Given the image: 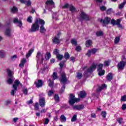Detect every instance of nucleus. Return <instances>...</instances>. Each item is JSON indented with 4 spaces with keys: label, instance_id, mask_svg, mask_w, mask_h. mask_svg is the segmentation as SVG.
Segmentation results:
<instances>
[{
    "label": "nucleus",
    "instance_id": "obj_31",
    "mask_svg": "<svg viewBox=\"0 0 126 126\" xmlns=\"http://www.w3.org/2000/svg\"><path fill=\"white\" fill-rule=\"evenodd\" d=\"M126 1H124L120 4L119 6V8H120V9H123V8L125 7V5H126Z\"/></svg>",
    "mask_w": 126,
    "mask_h": 126
},
{
    "label": "nucleus",
    "instance_id": "obj_27",
    "mask_svg": "<svg viewBox=\"0 0 126 126\" xmlns=\"http://www.w3.org/2000/svg\"><path fill=\"white\" fill-rule=\"evenodd\" d=\"M16 24L17 26H18L20 28L22 27V22L20 20H19L18 19H16Z\"/></svg>",
    "mask_w": 126,
    "mask_h": 126
},
{
    "label": "nucleus",
    "instance_id": "obj_64",
    "mask_svg": "<svg viewBox=\"0 0 126 126\" xmlns=\"http://www.w3.org/2000/svg\"><path fill=\"white\" fill-rule=\"evenodd\" d=\"M23 93L24 94H27L28 93V91L27 90V89H24L23 90Z\"/></svg>",
    "mask_w": 126,
    "mask_h": 126
},
{
    "label": "nucleus",
    "instance_id": "obj_15",
    "mask_svg": "<svg viewBox=\"0 0 126 126\" xmlns=\"http://www.w3.org/2000/svg\"><path fill=\"white\" fill-rule=\"evenodd\" d=\"M20 2L21 3H25L27 5V6H30L31 4H32V2H31V0H20Z\"/></svg>",
    "mask_w": 126,
    "mask_h": 126
},
{
    "label": "nucleus",
    "instance_id": "obj_47",
    "mask_svg": "<svg viewBox=\"0 0 126 126\" xmlns=\"http://www.w3.org/2000/svg\"><path fill=\"white\" fill-rule=\"evenodd\" d=\"M57 56V58L58 60H59V61H61V60H62V59H63V56L62 55H60L58 54Z\"/></svg>",
    "mask_w": 126,
    "mask_h": 126
},
{
    "label": "nucleus",
    "instance_id": "obj_50",
    "mask_svg": "<svg viewBox=\"0 0 126 126\" xmlns=\"http://www.w3.org/2000/svg\"><path fill=\"white\" fill-rule=\"evenodd\" d=\"M49 122H50V120H49V119L47 118L44 119V125H48V124H49Z\"/></svg>",
    "mask_w": 126,
    "mask_h": 126
},
{
    "label": "nucleus",
    "instance_id": "obj_63",
    "mask_svg": "<svg viewBox=\"0 0 126 126\" xmlns=\"http://www.w3.org/2000/svg\"><path fill=\"white\" fill-rule=\"evenodd\" d=\"M54 54L58 56V55H59V51H58L57 49H55L54 51Z\"/></svg>",
    "mask_w": 126,
    "mask_h": 126
},
{
    "label": "nucleus",
    "instance_id": "obj_3",
    "mask_svg": "<svg viewBox=\"0 0 126 126\" xmlns=\"http://www.w3.org/2000/svg\"><path fill=\"white\" fill-rule=\"evenodd\" d=\"M45 3V8L49 10V11L52 10V8L56 7L55 2L53 1V0H47Z\"/></svg>",
    "mask_w": 126,
    "mask_h": 126
},
{
    "label": "nucleus",
    "instance_id": "obj_2",
    "mask_svg": "<svg viewBox=\"0 0 126 126\" xmlns=\"http://www.w3.org/2000/svg\"><path fill=\"white\" fill-rule=\"evenodd\" d=\"M60 80L61 84L63 85L60 92V93H63L64 89H65V85L66 84V81L67 80L66 79V76H65V73L64 72H61V78Z\"/></svg>",
    "mask_w": 126,
    "mask_h": 126
},
{
    "label": "nucleus",
    "instance_id": "obj_1",
    "mask_svg": "<svg viewBox=\"0 0 126 126\" xmlns=\"http://www.w3.org/2000/svg\"><path fill=\"white\" fill-rule=\"evenodd\" d=\"M39 24L41 25H45V21L41 19H36L34 23L32 24L31 31L32 32H36V31H38L40 27L39 26Z\"/></svg>",
    "mask_w": 126,
    "mask_h": 126
},
{
    "label": "nucleus",
    "instance_id": "obj_7",
    "mask_svg": "<svg viewBox=\"0 0 126 126\" xmlns=\"http://www.w3.org/2000/svg\"><path fill=\"white\" fill-rule=\"evenodd\" d=\"M111 23L112 25H117L119 28H122V26L121 25V19H118L116 21L112 19L111 21Z\"/></svg>",
    "mask_w": 126,
    "mask_h": 126
},
{
    "label": "nucleus",
    "instance_id": "obj_58",
    "mask_svg": "<svg viewBox=\"0 0 126 126\" xmlns=\"http://www.w3.org/2000/svg\"><path fill=\"white\" fill-rule=\"evenodd\" d=\"M53 94H54V91L50 90L48 92V96H52V95H53Z\"/></svg>",
    "mask_w": 126,
    "mask_h": 126
},
{
    "label": "nucleus",
    "instance_id": "obj_44",
    "mask_svg": "<svg viewBox=\"0 0 126 126\" xmlns=\"http://www.w3.org/2000/svg\"><path fill=\"white\" fill-rule=\"evenodd\" d=\"M16 60V55H14L12 56L11 57V62H14Z\"/></svg>",
    "mask_w": 126,
    "mask_h": 126
},
{
    "label": "nucleus",
    "instance_id": "obj_52",
    "mask_svg": "<svg viewBox=\"0 0 126 126\" xmlns=\"http://www.w3.org/2000/svg\"><path fill=\"white\" fill-rule=\"evenodd\" d=\"M91 51L92 52V55H94V54H95L97 52V49L94 48L91 50Z\"/></svg>",
    "mask_w": 126,
    "mask_h": 126
},
{
    "label": "nucleus",
    "instance_id": "obj_28",
    "mask_svg": "<svg viewBox=\"0 0 126 126\" xmlns=\"http://www.w3.org/2000/svg\"><path fill=\"white\" fill-rule=\"evenodd\" d=\"M80 98H84L86 96V93L85 91L80 92V94H78Z\"/></svg>",
    "mask_w": 126,
    "mask_h": 126
},
{
    "label": "nucleus",
    "instance_id": "obj_9",
    "mask_svg": "<svg viewBox=\"0 0 126 126\" xmlns=\"http://www.w3.org/2000/svg\"><path fill=\"white\" fill-rule=\"evenodd\" d=\"M97 67V65L96 64H94V63L92 64V65L91 66V67L87 69V72H90V73H92V72H93L95 69H96ZM87 72H85V74L86 75L87 74Z\"/></svg>",
    "mask_w": 126,
    "mask_h": 126
},
{
    "label": "nucleus",
    "instance_id": "obj_40",
    "mask_svg": "<svg viewBox=\"0 0 126 126\" xmlns=\"http://www.w3.org/2000/svg\"><path fill=\"white\" fill-rule=\"evenodd\" d=\"M11 12L12 13H15V12H16V7L15 6L11 8Z\"/></svg>",
    "mask_w": 126,
    "mask_h": 126
},
{
    "label": "nucleus",
    "instance_id": "obj_34",
    "mask_svg": "<svg viewBox=\"0 0 126 126\" xmlns=\"http://www.w3.org/2000/svg\"><path fill=\"white\" fill-rule=\"evenodd\" d=\"M120 40H121L120 36L116 37L114 40L115 44H118L120 42Z\"/></svg>",
    "mask_w": 126,
    "mask_h": 126
},
{
    "label": "nucleus",
    "instance_id": "obj_41",
    "mask_svg": "<svg viewBox=\"0 0 126 126\" xmlns=\"http://www.w3.org/2000/svg\"><path fill=\"white\" fill-rule=\"evenodd\" d=\"M106 9H107V7H106V6H105L104 5H102L100 7V10L101 11H105V10H106Z\"/></svg>",
    "mask_w": 126,
    "mask_h": 126
},
{
    "label": "nucleus",
    "instance_id": "obj_59",
    "mask_svg": "<svg viewBox=\"0 0 126 126\" xmlns=\"http://www.w3.org/2000/svg\"><path fill=\"white\" fill-rule=\"evenodd\" d=\"M76 51H77V52H80V51H81V47L80 46H77L76 47Z\"/></svg>",
    "mask_w": 126,
    "mask_h": 126
},
{
    "label": "nucleus",
    "instance_id": "obj_6",
    "mask_svg": "<svg viewBox=\"0 0 126 126\" xmlns=\"http://www.w3.org/2000/svg\"><path fill=\"white\" fill-rule=\"evenodd\" d=\"M104 65L102 63H100L97 65V71L98 72V75L102 76L105 74V70H102Z\"/></svg>",
    "mask_w": 126,
    "mask_h": 126
},
{
    "label": "nucleus",
    "instance_id": "obj_30",
    "mask_svg": "<svg viewBox=\"0 0 126 126\" xmlns=\"http://www.w3.org/2000/svg\"><path fill=\"white\" fill-rule=\"evenodd\" d=\"M92 45V41L90 40H87L86 42V46L88 48Z\"/></svg>",
    "mask_w": 126,
    "mask_h": 126
},
{
    "label": "nucleus",
    "instance_id": "obj_14",
    "mask_svg": "<svg viewBox=\"0 0 126 126\" xmlns=\"http://www.w3.org/2000/svg\"><path fill=\"white\" fill-rule=\"evenodd\" d=\"M80 16L82 19H84V20H89V17L85 14L84 12H81Z\"/></svg>",
    "mask_w": 126,
    "mask_h": 126
},
{
    "label": "nucleus",
    "instance_id": "obj_18",
    "mask_svg": "<svg viewBox=\"0 0 126 126\" xmlns=\"http://www.w3.org/2000/svg\"><path fill=\"white\" fill-rule=\"evenodd\" d=\"M0 58L1 59L6 58V51L3 50H0Z\"/></svg>",
    "mask_w": 126,
    "mask_h": 126
},
{
    "label": "nucleus",
    "instance_id": "obj_56",
    "mask_svg": "<svg viewBox=\"0 0 126 126\" xmlns=\"http://www.w3.org/2000/svg\"><path fill=\"white\" fill-rule=\"evenodd\" d=\"M117 121L119 123V124H122L123 123V118H120L117 119Z\"/></svg>",
    "mask_w": 126,
    "mask_h": 126
},
{
    "label": "nucleus",
    "instance_id": "obj_55",
    "mask_svg": "<svg viewBox=\"0 0 126 126\" xmlns=\"http://www.w3.org/2000/svg\"><path fill=\"white\" fill-rule=\"evenodd\" d=\"M10 25V21L6 22L5 23V27H8Z\"/></svg>",
    "mask_w": 126,
    "mask_h": 126
},
{
    "label": "nucleus",
    "instance_id": "obj_53",
    "mask_svg": "<svg viewBox=\"0 0 126 126\" xmlns=\"http://www.w3.org/2000/svg\"><path fill=\"white\" fill-rule=\"evenodd\" d=\"M107 115V113L106 111H102L101 112V116L103 118H106V116Z\"/></svg>",
    "mask_w": 126,
    "mask_h": 126
},
{
    "label": "nucleus",
    "instance_id": "obj_26",
    "mask_svg": "<svg viewBox=\"0 0 126 126\" xmlns=\"http://www.w3.org/2000/svg\"><path fill=\"white\" fill-rule=\"evenodd\" d=\"M60 121L62 123H65L66 122V117L63 115H62L60 117Z\"/></svg>",
    "mask_w": 126,
    "mask_h": 126
},
{
    "label": "nucleus",
    "instance_id": "obj_35",
    "mask_svg": "<svg viewBox=\"0 0 126 126\" xmlns=\"http://www.w3.org/2000/svg\"><path fill=\"white\" fill-rule=\"evenodd\" d=\"M34 108L35 111H38L39 110V103L38 102H36L35 105H34Z\"/></svg>",
    "mask_w": 126,
    "mask_h": 126
},
{
    "label": "nucleus",
    "instance_id": "obj_38",
    "mask_svg": "<svg viewBox=\"0 0 126 126\" xmlns=\"http://www.w3.org/2000/svg\"><path fill=\"white\" fill-rule=\"evenodd\" d=\"M77 118V116L76 115H74V116H73V117L71 120V122H75V121H76Z\"/></svg>",
    "mask_w": 126,
    "mask_h": 126
},
{
    "label": "nucleus",
    "instance_id": "obj_13",
    "mask_svg": "<svg viewBox=\"0 0 126 126\" xmlns=\"http://www.w3.org/2000/svg\"><path fill=\"white\" fill-rule=\"evenodd\" d=\"M4 35L7 36V37H10L11 36V29L9 28L6 29L4 32Z\"/></svg>",
    "mask_w": 126,
    "mask_h": 126
},
{
    "label": "nucleus",
    "instance_id": "obj_11",
    "mask_svg": "<svg viewBox=\"0 0 126 126\" xmlns=\"http://www.w3.org/2000/svg\"><path fill=\"white\" fill-rule=\"evenodd\" d=\"M126 64V61L124 62V61H121L118 64V70H123V69L125 68Z\"/></svg>",
    "mask_w": 126,
    "mask_h": 126
},
{
    "label": "nucleus",
    "instance_id": "obj_45",
    "mask_svg": "<svg viewBox=\"0 0 126 126\" xmlns=\"http://www.w3.org/2000/svg\"><path fill=\"white\" fill-rule=\"evenodd\" d=\"M20 86V87H22V84L20 83V82H19V80H16V87Z\"/></svg>",
    "mask_w": 126,
    "mask_h": 126
},
{
    "label": "nucleus",
    "instance_id": "obj_21",
    "mask_svg": "<svg viewBox=\"0 0 126 126\" xmlns=\"http://www.w3.org/2000/svg\"><path fill=\"white\" fill-rule=\"evenodd\" d=\"M7 74L8 77H14L13 75L14 74V72L11 71L9 69H7Z\"/></svg>",
    "mask_w": 126,
    "mask_h": 126
},
{
    "label": "nucleus",
    "instance_id": "obj_17",
    "mask_svg": "<svg viewBox=\"0 0 126 126\" xmlns=\"http://www.w3.org/2000/svg\"><path fill=\"white\" fill-rule=\"evenodd\" d=\"M36 61H39L40 59H41V61H44V58H43V54L40 52H38L36 56Z\"/></svg>",
    "mask_w": 126,
    "mask_h": 126
},
{
    "label": "nucleus",
    "instance_id": "obj_33",
    "mask_svg": "<svg viewBox=\"0 0 126 126\" xmlns=\"http://www.w3.org/2000/svg\"><path fill=\"white\" fill-rule=\"evenodd\" d=\"M69 7H70L69 10L70 11H71L72 12H75V7L74 6L71 5H70Z\"/></svg>",
    "mask_w": 126,
    "mask_h": 126
},
{
    "label": "nucleus",
    "instance_id": "obj_42",
    "mask_svg": "<svg viewBox=\"0 0 126 126\" xmlns=\"http://www.w3.org/2000/svg\"><path fill=\"white\" fill-rule=\"evenodd\" d=\"M32 19H33V18L32 16H30L28 18L27 21L29 23H32Z\"/></svg>",
    "mask_w": 126,
    "mask_h": 126
},
{
    "label": "nucleus",
    "instance_id": "obj_60",
    "mask_svg": "<svg viewBox=\"0 0 126 126\" xmlns=\"http://www.w3.org/2000/svg\"><path fill=\"white\" fill-rule=\"evenodd\" d=\"M54 99L55 101H59V95L58 94H56L54 96Z\"/></svg>",
    "mask_w": 126,
    "mask_h": 126
},
{
    "label": "nucleus",
    "instance_id": "obj_22",
    "mask_svg": "<svg viewBox=\"0 0 126 126\" xmlns=\"http://www.w3.org/2000/svg\"><path fill=\"white\" fill-rule=\"evenodd\" d=\"M103 89H107V85L103 84L101 86L99 87L97 90V92H101Z\"/></svg>",
    "mask_w": 126,
    "mask_h": 126
},
{
    "label": "nucleus",
    "instance_id": "obj_8",
    "mask_svg": "<svg viewBox=\"0 0 126 126\" xmlns=\"http://www.w3.org/2000/svg\"><path fill=\"white\" fill-rule=\"evenodd\" d=\"M60 36H61V32H58L57 35H56L53 39V43L54 44H60L61 43V40L60 39Z\"/></svg>",
    "mask_w": 126,
    "mask_h": 126
},
{
    "label": "nucleus",
    "instance_id": "obj_4",
    "mask_svg": "<svg viewBox=\"0 0 126 126\" xmlns=\"http://www.w3.org/2000/svg\"><path fill=\"white\" fill-rule=\"evenodd\" d=\"M75 97L74 94H71L69 95V104L71 105V106H73L76 102H79L80 100V99L75 98Z\"/></svg>",
    "mask_w": 126,
    "mask_h": 126
},
{
    "label": "nucleus",
    "instance_id": "obj_54",
    "mask_svg": "<svg viewBox=\"0 0 126 126\" xmlns=\"http://www.w3.org/2000/svg\"><path fill=\"white\" fill-rule=\"evenodd\" d=\"M96 35L97 36H102L103 35V32L101 31L97 32Z\"/></svg>",
    "mask_w": 126,
    "mask_h": 126
},
{
    "label": "nucleus",
    "instance_id": "obj_43",
    "mask_svg": "<svg viewBox=\"0 0 126 126\" xmlns=\"http://www.w3.org/2000/svg\"><path fill=\"white\" fill-rule=\"evenodd\" d=\"M76 77H77V78H78V79H81V78H82V74L80 73H78L77 74Z\"/></svg>",
    "mask_w": 126,
    "mask_h": 126
},
{
    "label": "nucleus",
    "instance_id": "obj_10",
    "mask_svg": "<svg viewBox=\"0 0 126 126\" xmlns=\"http://www.w3.org/2000/svg\"><path fill=\"white\" fill-rule=\"evenodd\" d=\"M110 21H111V18H110L108 17H105L103 20V19L100 20V23H102V24L104 25V26H106V25L109 24Z\"/></svg>",
    "mask_w": 126,
    "mask_h": 126
},
{
    "label": "nucleus",
    "instance_id": "obj_24",
    "mask_svg": "<svg viewBox=\"0 0 126 126\" xmlns=\"http://www.w3.org/2000/svg\"><path fill=\"white\" fill-rule=\"evenodd\" d=\"M107 80L108 81H111L113 79V74L111 73H109L106 76Z\"/></svg>",
    "mask_w": 126,
    "mask_h": 126
},
{
    "label": "nucleus",
    "instance_id": "obj_5",
    "mask_svg": "<svg viewBox=\"0 0 126 126\" xmlns=\"http://www.w3.org/2000/svg\"><path fill=\"white\" fill-rule=\"evenodd\" d=\"M52 77L53 78V81L50 79L48 81V83L50 87H53L54 85V80H56V79H58V78H59V77L58 76V73H57L56 72H54L52 75Z\"/></svg>",
    "mask_w": 126,
    "mask_h": 126
},
{
    "label": "nucleus",
    "instance_id": "obj_19",
    "mask_svg": "<svg viewBox=\"0 0 126 126\" xmlns=\"http://www.w3.org/2000/svg\"><path fill=\"white\" fill-rule=\"evenodd\" d=\"M13 90H12V91L10 92V94L12 96H14V93L15 92V91H16V81H15L14 82V84L13 85Z\"/></svg>",
    "mask_w": 126,
    "mask_h": 126
},
{
    "label": "nucleus",
    "instance_id": "obj_49",
    "mask_svg": "<svg viewBox=\"0 0 126 126\" xmlns=\"http://www.w3.org/2000/svg\"><path fill=\"white\" fill-rule=\"evenodd\" d=\"M69 54H68V53H66L64 54V58L65 59V60H68V59H69Z\"/></svg>",
    "mask_w": 126,
    "mask_h": 126
},
{
    "label": "nucleus",
    "instance_id": "obj_48",
    "mask_svg": "<svg viewBox=\"0 0 126 126\" xmlns=\"http://www.w3.org/2000/svg\"><path fill=\"white\" fill-rule=\"evenodd\" d=\"M92 55V52H91V50H89L88 52L86 54V56L88 57H90Z\"/></svg>",
    "mask_w": 126,
    "mask_h": 126
},
{
    "label": "nucleus",
    "instance_id": "obj_32",
    "mask_svg": "<svg viewBox=\"0 0 126 126\" xmlns=\"http://www.w3.org/2000/svg\"><path fill=\"white\" fill-rule=\"evenodd\" d=\"M40 32L41 33H44V32H46V29L44 27V25H41Z\"/></svg>",
    "mask_w": 126,
    "mask_h": 126
},
{
    "label": "nucleus",
    "instance_id": "obj_23",
    "mask_svg": "<svg viewBox=\"0 0 126 126\" xmlns=\"http://www.w3.org/2000/svg\"><path fill=\"white\" fill-rule=\"evenodd\" d=\"M14 81V77H8L7 82L8 84H11Z\"/></svg>",
    "mask_w": 126,
    "mask_h": 126
},
{
    "label": "nucleus",
    "instance_id": "obj_51",
    "mask_svg": "<svg viewBox=\"0 0 126 126\" xmlns=\"http://www.w3.org/2000/svg\"><path fill=\"white\" fill-rule=\"evenodd\" d=\"M58 14L57 13H54L53 15V19H55V20H58Z\"/></svg>",
    "mask_w": 126,
    "mask_h": 126
},
{
    "label": "nucleus",
    "instance_id": "obj_62",
    "mask_svg": "<svg viewBox=\"0 0 126 126\" xmlns=\"http://www.w3.org/2000/svg\"><path fill=\"white\" fill-rule=\"evenodd\" d=\"M122 62H126V56H125L124 55H123L122 56Z\"/></svg>",
    "mask_w": 126,
    "mask_h": 126
},
{
    "label": "nucleus",
    "instance_id": "obj_29",
    "mask_svg": "<svg viewBox=\"0 0 126 126\" xmlns=\"http://www.w3.org/2000/svg\"><path fill=\"white\" fill-rule=\"evenodd\" d=\"M33 52H34V50L33 49H31L29 52L26 54V58H27V59H28V58H29V57H30V56H31L32 53H33Z\"/></svg>",
    "mask_w": 126,
    "mask_h": 126
},
{
    "label": "nucleus",
    "instance_id": "obj_36",
    "mask_svg": "<svg viewBox=\"0 0 126 126\" xmlns=\"http://www.w3.org/2000/svg\"><path fill=\"white\" fill-rule=\"evenodd\" d=\"M71 43L72 45H74V46H76L77 45V41L74 39H71Z\"/></svg>",
    "mask_w": 126,
    "mask_h": 126
},
{
    "label": "nucleus",
    "instance_id": "obj_57",
    "mask_svg": "<svg viewBox=\"0 0 126 126\" xmlns=\"http://www.w3.org/2000/svg\"><path fill=\"white\" fill-rule=\"evenodd\" d=\"M112 8H109V9H108L106 11V13H107V14H110V13H112Z\"/></svg>",
    "mask_w": 126,
    "mask_h": 126
},
{
    "label": "nucleus",
    "instance_id": "obj_39",
    "mask_svg": "<svg viewBox=\"0 0 126 126\" xmlns=\"http://www.w3.org/2000/svg\"><path fill=\"white\" fill-rule=\"evenodd\" d=\"M109 64H110V62L105 61L104 62L103 66H109Z\"/></svg>",
    "mask_w": 126,
    "mask_h": 126
},
{
    "label": "nucleus",
    "instance_id": "obj_37",
    "mask_svg": "<svg viewBox=\"0 0 126 126\" xmlns=\"http://www.w3.org/2000/svg\"><path fill=\"white\" fill-rule=\"evenodd\" d=\"M50 58H51V54L49 52H47L45 55V59L46 60H49Z\"/></svg>",
    "mask_w": 126,
    "mask_h": 126
},
{
    "label": "nucleus",
    "instance_id": "obj_16",
    "mask_svg": "<svg viewBox=\"0 0 126 126\" xmlns=\"http://www.w3.org/2000/svg\"><path fill=\"white\" fill-rule=\"evenodd\" d=\"M39 104L40 107H45V105H46L45 98L43 97L40 98L39 101Z\"/></svg>",
    "mask_w": 126,
    "mask_h": 126
},
{
    "label": "nucleus",
    "instance_id": "obj_61",
    "mask_svg": "<svg viewBox=\"0 0 126 126\" xmlns=\"http://www.w3.org/2000/svg\"><path fill=\"white\" fill-rule=\"evenodd\" d=\"M68 6H69L68 4L66 3L62 6V8H67V7H68Z\"/></svg>",
    "mask_w": 126,
    "mask_h": 126
},
{
    "label": "nucleus",
    "instance_id": "obj_46",
    "mask_svg": "<svg viewBox=\"0 0 126 126\" xmlns=\"http://www.w3.org/2000/svg\"><path fill=\"white\" fill-rule=\"evenodd\" d=\"M121 101H122V102L126 101V95H124V96H122Z\"/></svg>",
    "mask_w": 126,
    "mask_h": 126
},
{
    "label": "nucleus",
    "instance_id": "obj_12",
    "mask_svg": "<svg viewBox=\"0 0 126 126\" xmlns=\"http://www.w3.org/2000/svg\"><path fill=\"white\" fill-rule=\"evenodd\" d=\"M73 110H77V111H80L84 109V105L83 104H80L78 105H74L73 106Z\"/></svg>",
    "mask_w": 126,
    "mask_h": 126
},
{
    "label": "nucleus",
    "instance_id": "obj_25",
    "mask_svg": "<svg viewBox=\"0 0 126 126\" xmlns=\"http://www.w3.org/2000/svg\"><path fill=\"white\" fill-rule=\"evenodd\" d=\"M26 63V59H23L21 61V63L19 65L20 67H23L24 66V65L25 64V63Z\"/></svg>",
    "mask_w": 126,
    "mask_h": 126
},
{
    "label": "nucleus",
    "instance_id": "obj_20",
    "mask_svg": "<svg viewBox=\"0 0 126 126\" xmlns=\"http://www.w3.org/2000/svg\"><path fill=\"white\" fill-rule=\"evenodd\" d=\"M36 87L40 88L43 86V81L41 80H38L37 82H35Z\"/></svg>",
    "mask_w": 126,
    "mask_h": 126
}]
</instances>
